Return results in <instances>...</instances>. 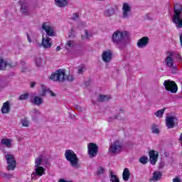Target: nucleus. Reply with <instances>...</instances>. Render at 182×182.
Segmentation results:
<instances>
[{"mask_svg": "<svg viewBox=\"0 0 182 182\" xmlns=\"http://www.w3.org/2000/svg\"><path fill=\"white\" fill-rule=\"evenodd\" d=\"M129 35V31L117 30L112 34V42L114 45H117L119 49H124Z\"/></svg>", "mask_w": 182, "mask_h": 182, "instance_id": "1", "label": "nucleus"}, {"mask_svg": "<svg viewBox=\"0 0 182 182\" xmlns=\"http://www.w3.org/2000/svg\"><path fill=\"white\" fill-rule=\"evenodd\" d=\"M50 79L54 82H65V80L73 82L75 80L73 75H66V72L62 69L57 70L55 73H52Z\"/></svg>", "mask_w": 182, "mask_h": 182, "instance_id": "2", "label": "nucleus"}, {"mask_svg": "<svg viewBox=\"0 0 182 182\" xmlns=\"http://www.w3.org/2000/svg\"><path fill=\"white\" fill-rule=\"evenodd\" d=\"M64 156L72 167H74V168H79V158L73 150L67 149Z\"/></svg>", "mask_w": 182, "mask_h": 182, "instance_id": "3", "label": "nucleus"}, {"mask_svg": "<svg viewBox=\"0 0 182 182\" xmlns=\"http://www.w3.org/2000/svg\"><path fill=\"white\" fill-rule=\"evenodd\" d=\"M164 86L168 92L171 93H176L178 90V87L174 81L170 80H165L164 82Z\"/></svg>", "mask_w": 182, "mask_h": 182, "instance_id": "4", "label": "nucleus"}, {"mask_svg": "<svg viewBox=\"0 0 182 182\" xmlns=\"http://www.w3.org/2000/svg\"><path fill=\"white\" fill-rule=\"evenodd\" d=\"M165 65L167 66V68H168L171 73H177L178 68L176 65H174V60H173V57L167 56L165 59Z\"/></svg>", "mask_w": 182, "mask_h": 182, "instance_id": "5", "label": "nucleus"}, {"mask_svg": "<svg viewBox=\"0 0 182 182\" xmlns=\"http://www.w3.org/2000/svg\"><path fill=\"white\" fill-rule=\"evenodd\" d=\"M87 149L88 155L91 159H93V157H96V156H97V154L99 153V146L97 144L91 142L88 144Z\"/></svg>", "mask_w": 182, "mask_h": 182, "instance_id": "6", "label": "nucleus"}, {"mask_svg": "<svg viewBox=\"0 0 182 182\" xmlns=\"http://www.w3.org/2000/svg\"><path fill=\"white\" fill-rule=\"evenodd\" d=\"M6 160L7 161V164L9 166H7V170L9 171L15 170L16 167V161L12 154H6Z\"/></svg>", "mask_w": 182, "mask_h": 182, "instance_id": "7", "label": "nucleus"}, {"mask_svg": "<svg viewBox=\"0 0 182 182\" xmlns=\"http://www.w3.org/2000/svg\"><path fill=\"white\" fill-rule=\"evenodd\" d=\"M122 144L119 141H115L113 144H111L109 148L108 152L112 154H119L122 151Z\"/></svg>", "mask_w": 182, "mask_h": 182, "instance_id": "8", "label": "nucleus"}, {"mask_svg": "<svg viewBox=\"0 0 182 182\" xmlns=\"http://www.w3.org/2000/svg\"><path fill=\"white\" fill-rule=\"evenodd\" d=\"M43 159L42 157H38L37 158V160L36 161V167H37L36 168V176H43V174H45V168L42 167V166H41L42 164V161H43Z\"/></svg>", "mask_w": 182, "mask_h": 182, "instance_id": "9", "label": "nucleus"}, {"mask_svg": "<svg viewBox=\"0 0 182 182\" xmlns=\"http://www.w3.org/2000/svg\"><path fill=\"white\" fill-rule=\"evenodd\" d=\"M117 7L116 6H113L112 4H107L106 6V9L104 11V15L107 18H110V16H113L116 13V9Z\"/></svg>", "mask_w": 182, "mask_h": 182, "instance_id": "10", "label": "nucleus"}, {"mask_svg": "<svg viewBox=\"0 0 182 182\" xmlns=\"http://www.w3.org/2000/svg\"><path fill=\"white\" fill-rule=\"evenodd\" d=\"M42 29L46 31L48 36H55V30L48 22H45L42 24Z\"/></svg>", "mask_w": 182, "mask_h": 182, "instance_id": "11", "label": "nucleus"}, {"mask_svg": "<svg viewBox=\"0 0 182 182\" xmlns=\"http://www.w3.org/2000/svg\"><path fill=\"white\" fill-rule=\"evenodd\" d=\"M102 59L105 63H109L113 59V53L110 50L103 51L102 54Z\"/></svg>", "mask_w": 182, "mask_h": 182, "instance_id": "12", "label": "nucleus"}, {"mask_svg": "<svg viewBox=\"0 0 182 182\" xmlns=\"http://www.w3.org/2000/svg\"><path fill=\"white\" fill-rule=\"evenodd\" d=\"M130 12H132V7H130V5L127 3H124L122 6V18H124V19H127L130 15Z\"/></svg>", "mask_w": 182, "mask_h": 182, "instance_id": "13", "label": "nucleus"}, {"mask_svg": "<svg viewBox=\"0 0 182 182\" xmlns=\"http://www.w3.org/2000/svg\"><path fill=\"white\" fill-rule=\"evenodd\" d=\"M6 68H15V64L14 63H9L5 61L4 58L0 57V70H5Z\"/></svg>", "mask_w": 182, "mask_h": 182, "instance_id": "14", "label": "nucleus"}, {"mask_svg": "<svg viewBox=\"0 0 182 182\" xmlns=\"http://www.w3.org/2000/svg\"><path fill=\"white\" fill-rule=\"evenodd\" d=\"M149 154L151 164L155 166L156 163H157V159H159V152H157V151L151 150L149 151Z\"/></svg>", "mask_w": 182, "mask_h": 182, "instance_id": "15", "label": "nucleus"}, {"mask_svg": "<svg viewBox=\"0 0 182 182\" xmlns=\"http://www.w3.org/2000/svg\"><path fill=\"white\" fill-rule=\"evenodd\" d=\"M177 121V118L176 117H167L166 118V127L168 129H173V127H176V122Z\"/></svg>", "mask_w": 182, "mask_h": 182, "instance_id": "16", "label": "nucleus"}, {"mask_svg": "<svg viewBox=\"0 0 182 182\" xmlns=\"http://www.w3.org/2000/svg\"><path fill=\"white\" fill-rule=\"evenodd\" d=\"M18 5L21 6V11L23 15H26V16H28L29 15V7L28 6V4L25 3L23 0H20L18 1Z\"/></svg>", "mask_w": 182, "mask_h": 182, "instance_id": "17", "label": "nucleus"}, {"mask_svg": "<svg viewBox=\"0 0 182 182\" xmlns=\"http://www.w3.org/2000/svg\"><path fill=\"white\" fill-rule=\"evenodd\" d=\"M52 39L49 37H45L43 36L42 38V43L41 45L44 48V49H50L52 48Z\"/></svg>", "mask_w": 182, "mask_h": 182, "instance_id": "18", "label": "nucleus"}, {"mask_svg": "<svg viewBox=\"0 0 182 182\" xmlns=\"http://www.w3.org/2000/svg\"><path fill=\"white\" fill-rule=\"evenodd\" d=\"M149 45V37L144 36L139 40L137 43L138 48H145Z\"/></svg>", "mask_w": 182, "mask_h": 182, "instance_id": "19", "label": "nucleus"}, {"mask_svg": "<svg viewBox=\"0 0 182 182\" xmlns=\"http://www.w3.org/2000/svg\"><path fill=\"white\" fill-rule=\"evenodd\" d=\"M41 90L42 92L41 94V96H46V93H50L51 97H55L56 96V94L49 90L47 87H45V85H41Z\"/></svg>", "mask_w": 182, "mask_h": 182, "instance_id": "20", "label": "nucleus"}, {"mask_svg": "<svg viewBox=\"0 0 182 182\" xmlns=\"http://www.w3.org/2000/svg\"><path fill=\"white\" fill-rule=\"evenodd\" d=\"M9 101H6L3 104V106L1 107V113L3 114H6L11 112V107L9 106Z\"/></svg>", "mask_w": 182, "mask_h": 182, "instance_id": "21", "label": "nucleus"}, {"mask_svg": "<svg viewBox=\"0 0 182 182\" xmlns=\"http://www.w3.org/2000/svg\"><path fill=\"white\" fill-rule=\"evenodd\" d=\"M69 0H55V4L59 8H65V6H68V4H69Z\"/></svg>", "mask_w": 182, "mask_h": 182, "instance_id": "22", "label": "nucleus"}, {"mask_svg": "<svg viewBox=\"0 0 182 182\" xmlns=\"http://www.w3.org/2000/svg\"><path fill=\"white\" fill-rule=\"evenodd\" d=\"M31 102L36 106H41V105L43 103V99L41 98L39 96H36L33 100H31Z\"/></svg>", "mask_w": 182, "mask_h": 182, "instance_id": "23", "label": "nucleus"}, {"mask_svg": "<svg viewBox=\"0 0 182 182\" xmlns=\"http://www.w3.org/2000/svg\"><path fill=\"white\" fill-rule=\"evenodd\" d=\"M1 144H3V146H6V147H12V140H11V139L3 138L1 140Z\"/></svg>", "mask_w": 182, "mask_h": 182, "instance_id": "24", "label": "nucleus"}, {"mask_svg": "<svg viewBox=\"0 0 182 182\" xmlns=\"http://www.w3.org/2000/svg\"><path fill=\"white\" fill-rule=\"evenodd\" d=\"M122 178L124 181H129V178H130V171H129V168H125L124 169Z\"/></svg>", "mask_w": 182, "mask_h": 182, "instance_id": "25", "label": "nucleus"}, {"mask_svg": "<svg viewBox=\"0 0 182 182\" xmlns=\"http://www.w3.org/2000/svg\"><path fill=\"white\" fill-rule=\"evenodd\" d=\"M75 47V43L73 41H68L65 46V49L70 53L72 52V49Z\"/></svg>", "mask_w": 182, "mask_h": 182, "instance_id": "26", "label": "nucleus"}, {"mask_svg": "<svg viewBox=\"0 0 182 182\" xmlns=\"http://www.w3.org/2000/svg\"><path fill=\"white\" fill-rule=\"evenodd\" d=\"M83 46H78L74 51L73 54L75 56H82V55H83Z\"/></svg>", "mask_w": 182, "mask_h": 182, "instance_id": "27", "label": "nucleus"}, {"mask_svg": "<svg viewBox=\"0 0 182 182\" xmlns=\"http://www.w3.org/2000/svg\"><path fill=\"white\" fill-rule=\"evenodd\" d=\"M162 176L163 173L160 171H154L153 173V178L155 181H159V180H161Z\"/></svg>", "mask_w": 182, "mask_h": 182, "instance_id": "28", "label": "nucleus"}, {"mask_svg": "<svg viewBox=\"0 0 182 182\" xmlns=\"http://www.w3.org/2000/svg\"><path fill=\"white\" fill-rule=\"evenodd\" d=\"M110 97L109 95H100L97 99L98 102H107V100H109Z\"/></svg>", "mask_w": 182, "mask_h": 182, "instance_id": "29", "label": "nucleus"}, {"mask_svg": "<svg viewBox=\"0 0 182 182\" xmlns=\"http://www.w3.org/2000/svg\"><path fill=\"white\" fill-rule=\"evenodd\" d=\"M151 132L154 134H160V130L159 129V127L156 125V124H154L151 127Z\"/></svg>", "mask_w": 182, "mask_h": 182, "instance_id": "30", "label": "nucleus"}, {"mask_svg": "<svg viewBox=\"0 0 182 182\" xmlns=\"http://www.w3.org/2000/svg\"><path fill=\"white\" fill-rule=\"evenodd\" d=\"M1 177H3V178H6V180H9L11 178H12V177H14V175L12 173H1Z\"/></svg>", "mask_w": 182, "mask_h": 182, "instance_id": "31", "label": "nucleus"}, {"mask_svg": "<svg viewBox=\"0 0 182 182\" xmlns=\"http://www.w3.org/2000/svg\"><path fill=\"white\" fill-rule=\"evenodd\" d=\"M165 110H166V108H163L162 109L158 110L155 113V116H156L157 117H159V118L163 117V114H164Z\"/></svg>", "mask_w": 182, "mask_h": 182, "instance_id": "32", "label": "nucleus"}, {"mask_svg": "<svg viewBox=\"0 0 182 182\" xmlns=\"http://www.w3.org/2000/svg\"><path fill=\"white\" fill-rule=\"evenodd\" d=\"M110 181L112 182H119V178L117 177V176L113 174V172H110Z\"/></svg>", "mask_w": 182, "mask_h": 182, "instance_id": "33", "label": "nucleus"}, {"mask_svg": "<svg viewBox=\"0 0 182 182\" xmlns=\"http://www.w3.org/2000/svg\"><path fill=\"white\" fill-rule=\"evenodd\" d=\"M148 162L149 158L147 156H141L139 159V163H141V164H147Z\"/></svg>", "mask_w": 182, "mask_h": 182, "instance_id": "34", "label": "nucleus"}, {"mask_svg": "<svg viewBox=\"0 0 182 182\" xmlns=\"http://www.w3.org/2000/svg\"><path fill=\"white\" fill-rule=\"evenodd\" d=\"M28 98H29V94L25 93V94L21 95L18 97V100H28Z\"/></svg>", "mask_w": 182, "mask_h": 182, "instance_id": "35", "label": "nucleus"}, {"mask_svg": "<svg viewBox=\"0 0 182 182\" xmlns=\"http://www.w3.org/2000/svg\"><path fill=\"white\" fill-rule=\"evenodd\" d=\"M6 86H8V82H6V81L1 80L0 82V90H4Z\"/></svg>", "mask_w": 182, "mask_h": 182, "instance_id": "36", "label": "nucleus"}, {"mask_svg": "<svg viewBox=\"0 0 182 182\" xmlns=\"http://www.w3.org/2000/svg\"><path fill=\"white\" fill-rule=\"evenodd\" d=\"M21 124L23 127H28L29 126V122H28V119H26V118L21 120Z\"/></svg>", "mask_w": 182, "mask_h": 182, "instance_id": "37", "label": "nucleus"}, {"mask_svg": "<svg viewBox=\"0 0 182 182\" xmlns=\"http://www.w3.org/2000/svg\"><path fill=\"white\" fill-rule=\"evenodd\" d=\"M97 174L100 176V174H105V168L100 166L97 170Z\"/></svg>", "mask_w": 182, "mask_h": 182, "instance_id": "38", "label": "nucleus"}, {"mask_svg": "<svg viewBox=\"0 0 182 182\" xmlns=\"http://www.w3.org/2000/svg\"><path fill=\"white\" fill-rule=\"evenodd\" d=\"M36 65L38 68H40L41 65H42V59L41 58H36Z\"/></svg>", "mask_w": 182, "mask_h": 182, "instance_id": "39", "label": "nucleus"}, {"mask_svg": "<svg viewBox=\"0 0 182 182\" xmlns=\"http://www.w3.org/2000/svg\"><path fill=\"white\" fill-rule=\"evenodd\" d=\"M72 21H77L79 19V14L78 13H74L73 14Z\"/></svg>", "mask_w": 182, "mask_h": 182, "instance_id": "40", "label": "nucleus"}, {"mask_svg": "<svg viewBox=\"0 0 182 182\" xmlns=\"http://www.w3.org/2000/svg\"><path fill=\"white\" fill-rule=\"evenodd\" d=\"M85 39H90L92 38V34L89 35V31L87 30H85Z\"/></svg>", "mask_w": 182, "mask_h": 182, "instance_id": "41", "label": "nucleus"}, {"mask_svg": "<svg viewBox=\"0 0 182 182\" xmlns=\"http://www.w3.org/2000/svg\"><path fill=\"white\" fill-rule=\"evenodd\" d=\"M86 70V68L85 66H82L78 69V73H83Z\"/></svg>", "mask_w": 182, "mask_h": 182, "instance_id": "42", "label": "nucleus"}, {"mask_svg": "<svg viewBox=\"0 0 182 182\" xmlns=\"http://www.w3.org/2000/svg\"><path fill=\"white\" fill-rule=\"evenodd\" d=\"M114 119L117 120H123V117L120 115V113H118L117 115L114 116Z\"/></svg>", "mask_w": 182, "mask_h": 182, "instance_id": "43", "label": "nucleus"}, {"mask_svg": "<svg viewBox=\"0 0 182 182\" xmlns=\"http://www.w3.org/2000/svg\"><path fill=\"white\" fill-rule=\"evenodd\" d=\"M73 33H75V30L73 28L70 32L69 38H75V35H73Z\"/></svg>", "mask_w": 182, "mask_h": 182, "instance_id": "44", "label": "nucleus"}, {"mask_svg": "<svg viewBox=\"0 0 182 182\" xmlns=\"http://www.w3.org/2000/svg\"><path fill=\"white\" fill-rule=\"evenodd\" d=\"M90 82H92L91 79H89L88 81L85 82V85L87 87V86H90Z\"/></svg>", "mask_w": 182, "mask_h": 182, "instance_id": "45", "label": "nucleus"}, {"mask_svg": "<svg viewBox=\"0 0 182 182\" xmlns=\"http://www.w3.org/2000/svg\"><path fill=\"white\" fill-rule=\"evenodd\" d=\"M114 120H116V118H114V117H109L107 119V122H113Z\"/></svg>", "mask_w": 182, "mask_h": 182, "instance_id": "46", "label": "nucleus"}, {"mask_svg": "<svg viewBox=\"0 0 182 182\" xmlns=\"http://www.w3.org/2000/svg\"><path fill=\"white\" fill-rule=\"evenodd\" d=\"M33 113H34V114H38V115L41 114V112H39V110L38 109H33Z\"/></svg>", "mask_w": 182, "mask_h": 182, "instance_id": "47", "label": "nucleus"}, {"mask_svg": "<svg viewBox=\"0 0 182 182\" xmlns=\"http://www.w3.org/2000/svg\"><path fill=\"white\" fill-rule=\"evenodd\" d=\"M176 59H178V60H179V62H181V60H182L181 55H180V54H177Z\"/></svg>", "mask_w": 182, "mask_h": 182, "instance_id": "48", "label": "nucleus"}, {"mask_svg": "<svg viewBox=\"0 0 182 182\" xmlns=\"http://www.w3.org/2000/svg\"><path fill=\"white\" fill-rule=\"evenodd\" d=\"M173 182H181V180L176 177L173 179Z\"/></svg>", "mask_w": 182, "mask_h": 182, "instance_id": "49", "label": "nucleus"}, {"mask_svg": "<svg viewBox=\"0 0 182 182\" xmlns=\"http://www.w3.org/2000/svg\"><path fill=\"white\" fill-rule=\"evenodd\" d=\"M35 86H36V82H32L31 83V87L33 88V87H35Z\"/></svg>", "mask_w": 182, "mask_h": 182, "instance_id": "50", "label": "nucleus"}, {"mask_svg": "<svg viewBox=\"0 0 182 182\" xmlns=\"http://www.w3.org/2000/svg\"><path fill=\"white\" fill-rule=\"evenodd\" d=\"M27 39H28L29 43H31L32 42V40H31V38H29V34H27Z\"/></svg>", "mask_w": 182, "mask_h": 182, "instance_id": "51", "label": "nucleus"}, {"mask_svg": "<svg viewBox=\"0 0 182 182\" xmlns=\"http://www.w3.org/2000/svg\"><path fill=\"white\" fill-rule=\"evenodd\" d=\"M60 49H62V48L60 46H57L56 51L59 52V50H60Z\"/></svg>", "mask_w": 182, "mask_h": 182, "instance_id": "52", "label": "nucleus"}, {"mask_svg": "<svg viewBox=\"0 0 182 182\" xmlns=\"http://www.w3.org/2000/svg\"><path fill=\"white\" fill-rule=\"evenodd\" d=\"M168 56H170V58H171V55H173L171 52H168Z\"/></svg>", "mask_w": 182, "mask_h": 182, "instance_id": "53", "label": "nucleus"}, {"mask_svg": "<svg viewBox=\"0 0 182 182\" xmlns=\"http://www.w3.org/2000/svg\"><path fill=\"white\" fill-rule=\"evenodd\" d=\"M79 107H80L79 105H75V109H79Z\"/></svg>", "mask_w": 182, "mask_h": 182, "instance_id": "54", "label": "nucleus"}, {"mask_svg": "<svg viewBox=\"0 0 182 182\" xmlns=\"http://www.w3.org/2000/svg\"><path fill=\"white\" fill-rule=\"evenodd\" d=\"M32 120H36V117L32 116Z\"/></svg>", "mask_w": 182, "mask_h": 182, "instance_id": "55", "label": "nucleus"}, {"mask_svg": "<svg viewBox=\"0 0 182 182\" xmlns=\"http://www.w3.org/2000/svg\"><path fill=\"white\" fill-rule=\"evenodd\" d=\"M119 112H123V110H122V109H119Z\"/></svg>", "mask_w": 182, "mask_h": 182, "instance_id": "56", "label": "nucleus"}, {"mask_svg": "<svg viewBox=\"0 0 182 182\" xmlns=\"http://www.w3.org/2000/svg\"><path fill=\"white\" fill-rule=\"evenodd\" d=\"M82 39H85V38H83V36H82Z\"/></svg>", "mask_w": 182, "mask_h": 182, "instance_id": "57", "label": "nucleus"}]
</instances>
